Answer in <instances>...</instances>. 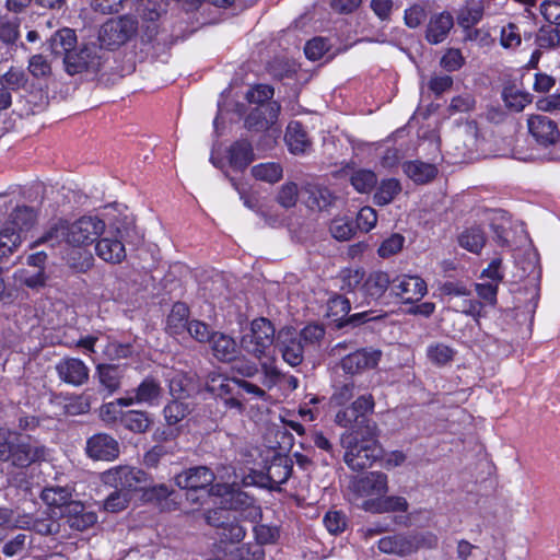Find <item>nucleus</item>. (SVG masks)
<instances>
[{
  "mask_svg": "<svg viewBox=\"0 0 560 560\" xmlns=\"http://www.w3.org/2000/svg\"><path fill=\"white\" fill-rule=\"evenodd\" d=\"M106 223L96 215H82L70 222L58 219L34 243L48 244L51 247L66 244L69 250L65 255L67 265L80 272L86 271L93 262V257L88 250L105 233Z\"/></svg>",
  "mask_w": 560,
  "mask_h": 560,
  "instance_id": "1",
  "label": "nucleus"
},
{
  "mask_svg": "<svg viewBox=\"0 0 560 560\" xmlns=\"http://www.w3.org/2000/svg\"><path fill=\"white\" fill-rule=\"evenodd\" d=\"M340 444L345 450L343 460L353 471L370 468L383 454L376 423L365 425V430L362 431L343 432L340 435Z\"/></svg>",
  "mask_w": 560,
  "mask_h": 560,
  "instance_id": "2",
  "label": "nucleus"
},
{
  "mask_svg": "<svg viewBox=\"0 0 560 560\" xmlns=\"http://www.w3.org/2000/svg\"><path fill=\"white\" fill-rule=\"evenodd\" d=\"M46 448L30 435L0 428V462H9L16 467H27L40 460Z\"/></svg>",
  "mask_w": 560,
  "mask_h": 560,
  "instance_id": "3",
  "label": "nucleus"
},
{
  "mask_svg": "<svg viewBox=\"0 0 560 560\" xmlns=\"http://www.w3.org/2000/svg\"><path fill=\"white\" fill-rule=\"evenodd\" d=\"M135 233L133 220L127 219L110 226L109 230L105 229V233L96 240V255L106 262L120 264L127 256L125 243H128Z\"/></svg>",
  "mask_w": 560,
  "mask_h": 560,
  "instance_id": "4",
  "label": "nucleus"
},
{
  "mask_svg": "<svg viewBox=\"0 0 560 560\" xmlns=\"http://www.w3.org/2000/svg\"><path fill=\"white\" fill-rule=\"evenodd\" d=\"M276 339L273 324L265 317H259L252 320L248 331L241 337L240 347L250 357L261 361L270 357Z\"/></svg>",
  "mask_w": 560,
  "mask_h": 560,
  "instance_id": "5",
  "label": "nucleus"
},
{
  "mask_svg": "<svg viewBox=\"0 0 560 560\" xmlns=\"http://www.w3.org/2000/svg\"><path fill=\"white\" fill-rule=\"evenodd\" d=\"M102 480L105 485L131 494L145 489L151 478L144 470L125 465L106 470L102 475Z\"/></svg>",
  "mask_w": 560,
  "mask_h": 560,
  "instance_id": "6",
  "label": "nucleus"
},
{
  "mask_svg": "<svg viewBox=\"0 0 560 560\" xmlns=\"http://www.w3.org/2000/svg\"><path fill=\"white\" fill-rule=\"evenodd\" d=\"M137 30L138 23L133 18L125 15L110 19L102 25L98 32V40L102 46L116 49L132 38Z\"/></svg>",
  "mask_w": 560,
  "mask_h": 560,
  "instance_id": "7",
  "label": "nucleus"
},
{
  "mask_svg": "<svg viewBox=\"0 0 560 560\" xmlns=\"http://www.w3.org/2000/svg\"><path fill=\"white\" fill-rule=\"evenodd\" d=\"M275 349L290 366H298L304 358V347L299 331L293 327H283L277 332Z\"/></svg>",
  "mask_w": 560,
  "mask_h": 560,
  "instance_id": "8",
  "label": "nucleus"
},
{
  "mask_svg": "<svg viewBox=\"0 0 560 560\" xmlns=\"http://www.w3.org/2000/svg\"><path fill=\"white\" fill-rule=\"evenodd\" d=\"M63 63L66 71L70 75H74L84 71H96L101 66V58L95 45L83 46L66 54Z\"/></svg>",
  "mask_w": 560,
  "mask_h": 560,
  "instance_id": "9",
  "label": "nucleus"
},
{
  "mask_svg": "<svg viewBox=\"0 0 560 560\" xmlns=\"http://www.w3.org/2000/svg\"><path fill=\"white\" fill-rule=\"evenodd\" d=\"M381 358V350L364 348L342 358L341 368L346 373L353 375L376 368Z\"/></svg>",
  "mask_w": 560,
  "mask_h": 560,
  "instance_id": "10",
  "label": "nucleus"
},
{
  "mask_svg": "<svg viewBox=\"0 0 560 560\" xmlns=\"http://www.w3.org/2000/svg\"><path fill=\"white\" fill-rule=\"evenodd\" d=\"M304 203L313 211H323L332 207L337 200V196L326 186L307 182L302 187Z\"/></svg>",
  "mask_w": 560,
  "mask_h": 560,
  "instance_id": "11",
  "label": "nucleus"
},
{
  "mask_svg": "<svg viewBox=\"0 0 560 560\" xmlns=\"http://www.w3.org/2000/svg\"><path fill=\"white\" fill-rule=\"evenodd\" d=\"M86 454L95 460H113L119 455V444L106 433H97L86 442Z\"/></svg>",
  "mask_w": 560,
  "mask_h": 560,
  "instance_id": "12",
  "label": "nucleus"
},
{
  "mask_svg": "<svg viewBox=\"0 0 560 560\" xmlns=\"http://www.w3.org/2000/svg\"><path fill=\"white\" fill-rule=\"evenodd\" d=\"M527 127L529 133L542 145L555 143L560 136L557 124L546 115L529 116Z\"/></svg>",
  "mask_w": 560,
  "mask_h": 560,
  "instance_id": "13",
  "label": "nucleus"
},
{
  "mask_svg": "<svg viewBox=\"0 0 560 560\" xmlns=\"http://www.w3.org/2000/svg\"><path fill=\"white\" fill-rule=\"evenodd\" d=\"M393 290L405 303H413L427 294V283L416 276H401L393 280Z\"/></svg>",
  "mask_w": 560,
  "mask_h": 560,
  "instance_id": "14",
  "label": "nucleus"
},
{
  "mask_svg": "<svg viewBox=\"0 0 560 560\" xmlns=\"http://www.w3.org/2000/svg\"><path fill=\"white\" fill-rule=\"evenodd\" d=\"M56 371L62 382L73 386L85 384L90 375V370L86 364L77 358L62 359L56 365Z\"/></svg>",
  "mask_w": 560,
  "mask_h": 560,
  "instance_id": "15",
  "label": "nucleus"
},
{
  "mask_svg": "<svg viewBox=\"0 0 560 560\" xmlns=\"http://www.w3.org/2000/svg\"><path fill=\"white\" fill-rule=\"evenodd\" d=\"M215 480L214 474L206 466L188 468L175 476V483L182 489H205Z\"/></svg>",
  "mask_w": 560,
  "mask_h": 560,
  "instance_id": "16",
  "label": "nucleus"
},
{
  "mask_svg": "<svg viewBox=\"0 0 560 560\" xmlns=\"http://www.w3.org/2000/svg\"><path fill=\"white\" fill-rule=\"evenodd\" d=\"M280 105L269 103L266 106H256L245 118V127L249 130L262 131L273 125L278 118Z\"/></svg>",
  "mask_w": 560,
  "mask_h": 560,
  "instance_id": "17",
  "label": "nucleus"
},
{
  "mask_svg": "<svg viewBox=\"0 0 560 560\" xmlns=\"http://www.w3.org/2000/svg\"><path fill=\"white\" fill-rule=\"evenodd\" d=\"M353 490L361 497L384 495L388 491L387 476L372 471L353 482Z\"/></svg>",
  "mask_w": 560,
  "mask_h": 560,
  "instance_id": "18",
  "label": "nucleus"
},
{
  "mask_svg": "<svg viewBox=\"0 0 560 560\" xmlns=\"http://www.w3.org/2000/svg\"><path fill=\"white\" fill-rule=\"evenodd\" d=\"M454 26V19L448 12L433 14L425 27V39L438 45L444 42Z\"/></svg>",
  "mask_w": 560,
  "mask_h": 560,
  "instance_id": "19",
  "label": "nucleus"
},
{
  "mask_svg": "<svg viewBox=\"0 0 560 560\" xmlns=\"http://www.w3.org/2000/svg\"><path fill=\"white\" fill-rule=\"evenodd\" d=\"M419 548V540L416 537L394 535L383 537L378 541V549L384 553L406 556Z\"/></svg>",
  "mask_w": 560,
  "mask_h": 560,
  "instance_id": "20",
  "label": "nucleus"
},
{
  "mask_svg": "<svg viewBox=\"0 0 560 560\" xmlns=\"http://www.w3.org/2000/svg\"><path fill=\"white\" fill-rule=\"evenodd\" d=\"M221 512L222 511L217 510L209 512L207 516L208 523L220 528L219 536L221 538V541L230 544L241 542L246 535L245 528L242 525H240V523L236 521L219 523L218 521L220 517H217V515H219Z\"/></svg>",
  "mask_w": 560,
  "mask_h": 560,
  "instance_id": "21",
  "label": "nucleus"
},
{
  "mask_svg": "<svg viewBox=\"0 0 560 560\" xmlns=\"http://www.w3.org/2000/svg\"><path fill=\"white\" fill-rule=\"evenodd\" d=\"M37 215L35 211L26 206L15 208L4 226L13 228L16 233H20V243L22 242L23 235L34 226L36 223Z\"/></svg>",
  "mask_w": 560,
  "mask_h": 560,
  "instance_id": "22",
  "label": "nucleus"
},
{
  "mask_svg": "<svg viewBox=\"0 0 560 560\" xmlns=\"http://www.w3.org/2000/svg\"><path fill=\"white\" fill-rule=\"evenodd\" d=\"M96 376L101 387L112 395L120 388L124 370L116 364H98Z\"/></svg>",
  "mask_w": 560,
  "mask_h": 560,
  "instance_id": "23",
  "label": "nucleus"
},
{
  "mask_svg": "<svg viewBox=\"0 0 560 560\" xmlns=\"http://www.w3.org/2000/svg\"><path fill=\"white\" fill-rule=\"evenodd\" d=\"M229 164L237 171L245 170L254 160L252 144L247 140L234 142L228 150Z\"/></svg>",
  "mask_w": 560,
  "mask_h": 560,
  "instance_id": "24",
  "label": "nucleus"
},
{
  "mask_svg": "<svg viewBox=\"0 0 560 560\" xmlns=\"http://www.w3.org/2000/svg\"><path fill=\"white\" fill-rule=\"evenodd\" d=\"M170 394L174 398L183 399L195 390L194 376L183 371H171L167 374Z\"/></svg>",
  "mask_w": 560,
  "mask_h": 560,
  "instance_id": "25",
  "label": "nucleus"
},
{
  "mask_svg": "<svg viewBox=\"0 0 560 560\" xmlns=\"http://www.w3.org/2000/svg\"><path fill=\"white\" fill-rule=\"evenodd\" d=\"M213 355L220 361H232L237 354L235 340L220 331H215L210 342Z\"/></svg>",
  "mask_w": 560,
  "mask_h": 560,
  "instance_id": "26",
  "label": "nucleus"
},
{
  "mask_svg": "<svg viewBox=\"0 0 560 560\" xmlns=\"http://www.w3.org/2000/svg\"><path fill=\"white\" fill-rule=\"evenodd\" d=\"M405 174L416 184H427L435 178L438 168L434 164L422 161H408L402 165Z\"/></svg>",
  "mask_w": 560,
  "mask_h": 560,
  "instance_id": "27",
  "label": "nucleus"
},
{
  "mask_svg": "<svg viewBox=\"0 0 560 560\" xmlns=\"http://www.w3.org/2000/svg\"><path fill=\"white\" fill-rule=\"evenodd\" d=\"M390 283L393 281L386 272L374 271L364 280L361 290L365 296L377 300L383 296Z\"/></svg>",
  "mask_w": 560,
  "mask_h": 560,
  "instance_id": "28",
  "label": "nucleus"
},
{
  "mask_svg": "<svg viewBox=\"0 0 560 560\" xmlns=\"http://www.w3.org/2000/svg\"><path fill=\"white\" fill-rule=\"evenodd\" d=\"M133 392L136 401L147 405L159 402L163 395L160 382L152 376L145 377Z\"/></svg>",
  "mask_w": 560,
  "mask_h": 560,
  "instance_id": "29",
  "label": "nucleus"
},
{
  "mask_svg": "<svg viewBox=\"0 0 560 560\" xmlns=\"http://www.w3.org/2000/svg\"><path fill=\"white\" fill-rule=\"evenodd\" d=\"M285 141L290 151L294 154L304 153L311 147V140L306 131L298 121L289 124L285 132Z\"/></svg>",
  "mask_w": 560,
  "mask_h": 560,
  "instance_id": "30",
  "label": "nucleus"
},
{
  "mask_svg": "<svg viewBox=\"0 0 560 560\" xmlns=\"http://www.w3.org/2000/svg\"><path fill=\"white\" fill-rule=\"evenodd\" d=\"M335 422L339 427L350 429L349 431H362L365 430V425L376 423L360 415L351 405L336 413Z\"/></svg>",
  "mask_w": 560,
  "mask_h": 560,
  "instance_id": "31",
  "label": "nucleus"
},
{
  "mask_svg": "<svg viewBox=\"0 0 560 560\" xmlns=\"http://www.w3.org/2000/svg\"><path fill=\"white\" fill-rule=\"evenodd\" d=\"M77 35L73 30L65 27L57 31L49 40L52 54L66 57V54L75 48Z\"/></svg>",
  "mask_w": 560,
  "mask_h": 560,
  "instance_id": "32",
  "label": "nucleus"
},
{
  "mask_svg": "<svg viewBox=\"0 0 560 560\" xmlns=\"http://www.w3.org/2000/svg\"><path fill=\"white\" fill-rule=\"evenodd\" d=\"M401 192V185L396 178L381 180L374 194V202L377 206L390 203Z\"/></svg>",
  "mask_w": 560,
  "mask_h": 560,
  "instance_id": "33",
  "label": "nucleus"
},
{
  "mask_svg": "<svg viewBox=\"0 0 560 560\" xmlns=\"http://www.w3.org/2000/svg\"><path fill=\"white\" fill-rule=\"evenodd\" d=\"M250 173L257 180L275 184L282 178L283 167L280 163L266 162L253 166Z\"/></svg>",
  "mask_w": 560,
  "mask_h": 560,
  "instance_id": "34",
  "label": "nucleus"
},
{
  "mask_svg": "<svg viewBox=\"0 0 560 560\" xmlns=\"http://www.w3.org/2000/svg\"><path fill=\"white\" fill-rule=\"evenodd\" d=\"M33 544V535L28 533H20L11 537L3 546L2 552L5 557H14L26 553Z\"/></svg>",
  "mask_w": 560,
  "mask_h": 560,
  "instance_id": "35",
  "label": "nucleus"
},
{
  "mask_svg": "<svg viewBox=\"0 0 560 560\" xmlns=\"http://www.w3.org/2000/svg\"><path fill=\"white\" fill-rule=\"evenodd\" d=\"M15 527L34 530L40 535H54L59 532V524L49 516L36 520H21L16 522Z\"/></svg>",
  "mask_w": 560,
  "mask_h": 560,
  "instance_id": "36",
  "label": "nucleus"
},
{
  "mask_svg": "<svg viewBox=\"0 0 560 560\" xmlns=\"http://www.w3.org/2000/svg\"><path fill=\"white\" fill-rule=\"evenodd\" d=\"M71 498L72 490L69 487H47L42 492L43 501L52 508H65Z\"/></svg>",
  "mask_w": 560,
  "mask_h": 560,
  "instance_id": "37",
  "label": "nucleus"
},
{
  "mask_svg": "<svg viewBox=\"0 0 560 560\" xmlns=\"http://www.w3.org/2000/svg\"><path fill=\"white\" fill-rule=\"evenodd\" d=\"M292 472V465L288 458H276L267 468V477L273 485L284 483Z\"/></svg>",
  "mask_w": 560,
  "mask_h": 560,
  "instance_id": "38",
  "label": "nucleus"
},
{
  "mask_svg": "<svg viewBox=\"0 0 560 560\" xmlns=\"http://www.w3.org/2000/svg\"><path fill=\"white\" fill-rule=\"evenodd\" d=\"M121 422L128 430L137 433L145 432L152 421L144 411L130 410L121 415Z\"/></svg>",
  "mask_w": 560,
  "mask_h": 560,
  "instance_id": "39",
  "label": "nucleus"
},
{
  "mask_svg": "<svg viewBox=\"0 0 560 560\" xmlns=\"http://www.w3.org/2000/svg\"><path fill=\"white\" fill-rule=\"evenodd\" d=\"M355 225L352 220L347 217H336L329 224L331 236L340 242L349 241L355 234Z\"/></svg>",
  "mask_w": 560,
  "mask_h": 560,
  "instance_id": "40",
  "label": "nucleus"
},
{
  "mask_svg": "<svg viewBox=\"0 0 560 560\" xmlns=\"http://www.w3.org/2000/svg\"><path fill=\"white\" fill-rule=\"evenodd\" d=\"M350 183L360 194L370 192L377 183V176L373 171L360 168L350 176Z\"/></svg>",
  "mask_w": 560,
  "mask_h": 560,
  "instance_id": "41",
  "label": "nucleus"
},
{
  "mask_svg": "<svg viewBox=\"0 0 560 560\" xmlns=\"http://www.w3.org/2000/svg\"><path fill=\"white\" fill-rule=\"evenodd\" d=\"M458 242L463 248L477 254L485 246L486 236L481 229L470 228L460 234Z\"/></svg>",
  "mask_w": 560,
  "mask_h": 560,
  "instance_id": "42",
  "label": "nucleus"
},
{
  "mask_svg": "<svg viewBox=\"0 0 560 560\" xmlns=\"http://www.w3.org/2000/svg\"><path fill=\"white\" fill-rule=\"evenodd\" d=\"M191 411L192 408L189 404L175 398L164 407L163 413L167 424L174 425L185 419Z\"/></svg>",
  "mask_w": 560,
  "mask_h": 560,
  "instance_id": "43",
  "label": "nucleus"
},
{
  "mask_svg": "<svg viewBox=\"0 0 560 560\" xmlns=\"http://www.w3.org/2000/svg\"><path fill=\"white\" fill-rule=\"evenodd\" d=\"M189 310L184 303H176L173 305L172 311L167 317V327L173 334L187 328Z\"/></svg>",
  "mask_w": 560,
  "mask_h": 560,
  "instance_id": "44",
  "label": "nucleus"
},
{
  "mask_svg": "<svg viewBox=\"0 0 560 560\" xmlns=\"http://www.w3.org/2000/svg\"><path fill=\"white\" fill-rule=\"evenodd\" d=\"M20 244V233L13 228L3 226L0 230V260L11 255Z\"/></svg>",
  "mask_w": 560,
  "mask_h": 560,
  "instance_id": "45",
  "label": "nucleus"
},
{
  "mask_svg": "<svg viewBox=\"0 0 560 560\" xmlns=\"http://www.w3.org/2000/svg\"><path fill=\"white\" fill-rule=\"evenodd\" d=\"M209 389L221 397L232 396L235 394L236 389L240 390V380L225 377L212 378Z\"/></svg>",
  "mask_w": 560,
  "mask_h": 560,
  "instance_id": "46",
  "label": "nucleus"
},
{
  "mask_svg": "<svg viewBox=\"0 0 560 560\" xmlns=\"http://www.w3.org/2000/svg\"><path fill=\"white\" fill-rule=\"evenodd\" d=\"M427 354L434 364L444 365L453 360L455 351L444 343H435L428 348Z\"/></svg>",
  "mask_w": 560,
  "mask_h": 560,
  "instance_id": "47",
  "label": "nucleus"
},
{
  "mask_svg": "<svg viewBox=\"0 0 560 560\" xmlns=\"http://www.w3.org/2000/svg\"><path fill=\"white\" fill-rule=\"evenodd\" d=\"M273 96V89L267 84H258L246 93V100L250 104H256L257 106H266L271 103L270 100Z\"/></svg>",
  "mask_w": 560,
  "mask_h": 560,
  "instance_id": "48",
  "label": "nucleus"
},
{
  "mask_svg": "<svg viewBox=\"0 0 560 560\" xmlns=\"http://www.w3.org/2000/svg\"><path fill=\"white\" fill-rule=\"evenodd\" d=\"M482 8L480 5H466L460 9L457 15L458 24L464 28H469L482 19Z\"/></svg>",
  "mask_w": 560,
  "mask_h": 560,
  "instance_id": "49",
  "label": "nucleus"
},
{
  "mask_svg": "<svg viewBox=\"0 0 560 560\" xmlns=\"http://www.w3.org/2000/svg\"><path fill=\"white\" fill-rule=\"evenodd\" d=\"M131 500V494L122 490L110 493L104 502V509L108 512L117 513L125 510Z\"/></svg>",
  "mask_w": 560,
  "mask_h": 560,
  "instance_id": "50",
  "label": "nucleus"
},
{
  "mask_svg": "<svg viewBox=\"0 0 560 560\" xmlns=\"http://www.w3.org/2000/svg\"><path fill=\"white\" fill-rule=\"evenodd\" d=\"M186 330L191 336V338L201 343L210 342L212 336L215 332L210 328L208 324L197 319L190 320Z\"/></svg>",
  "mask_w": 560,
  "mask_h": 560,
  "instance_id": "51",
  "label": "nucleus"
},
{
  "mask_svg": "<svg viewBox=\"0 0 560 560\" xmlns=\"http://www.w3.org/2000/svg\"><path fill=\"white\" fill-rule=\"evenodd\" d=\"M298 199L299 188L295 183L289 182L280 187L279 192L277 195V200L283 208L289 209L294 207L298 202Z\"/></svg>",
  "mask_w": 560,
  "mask_h": 560,
  "instance_id": "52",
  "label": "nucleus"
},
{
  "mask_svg": "<svg viewBox=\"0 0 560 560\" xmlns=\"http://www.w3.org/2000/svg\"><path fill=\"white\" fill-rule=\"evenodd\" d=\"M19 20H1L0 21V40L7 46H13L20 36Z\"/></svg>",
  "mask_w": 560,
  "mask_h": 560,
  "instance_id": "53",
  "label": "nucleus"
},
{
  "mask_svg": "<svg viewBox=\"0 0 560 560\" xmlns=\"http://www.w3.org/2000/svg\"><path fill=\"white\" fill-rule=\"evenodd\" d=\"M405 238L400 234H393L386 238L378 247V255L382 258H387L399 253L404 246Z\"/></svg>",
  "mask_w": 560,
  "mask_h": 560,
  "instance_id": "54",
  "label": "nucleus"
},
{
  "mask_svg": "<svg viewBox=\"0 0 560 560\" xmlns=\"http://www.w3.org/2000/svg\"><path fill=\"white\" fill-rule=\"evenodd\" d=\"M376 211L372 207L365 206L358 212L355 228L363 232H370L376 225Z\"/></svg>",
  "mask_w": 560,
  "mask_h": 560,
  "instance_id": "55",
  "label": "nucleus"
},
{
  "mask_svg": "<svg viewBox=\"0 0 560 560\" xmlns=\"http://www.w3.org/2000/svg\"><path fill=\"white\" fill-rule=\"evenodd\" d=\"M465 59L459 49L451 48L441 58L440 65L448 72L456 71L463 67Z\"/></svg>",
  "mask_w": 560,
  "mask_h": 560,
  "instance_id": "56",
  "label": "nucleus"
},
{
  "mask_svg": "<svg viewBox=\"0 0 560 560\" xmlns=\"http://www.w3.org/2000/svg\"><path fill=\"white\" fill-rule=\"evenodd\" d=\"M254 535L256 542L262 547L276 542L279 532L277 527L259 524L254 527Z\"/></svg>",
  "mask_w": 560,
  "mask_h": 560,
  "instance_id": "57",
  "label": "nucleus"
},
{
  "mask_svg": "<svg viewBox=\"0 0 560 560\" xmlns=\"http://www.w3.org/2000/svg\"><path fill=\"white\" fill-rule=\"evenodd\" d=\"M427 18V11L423 4L416 3L405 11V23L408 27H418Z\"/></svg>",
  "mask_w": 560,
  "mask_h": 560,
  "instance_id": "58",
  "label": "nucleus"
},
{
  "mask_svg": "<svg viewBox=\"0 0 560 560\" xmlns=\"http://www.w3.org/2000/svg\"><path fill=\"white\" fill-rule=\"evenodd\" d=\"M28 71L35 78H47L51 73V67L43 55H34L30 59Z\"/></svg>",
  "mask_w": 560,
  "mask_h": 560,
  "instance_id": "59",
  "label": "nucleus"
},
{
  "mask_svg": "<svg viewBox=\"0 0 560 560\" xmlns=\"http://www.w3.org/2000/svg\"><path fill=\"white\" fill-rule=\"evenodd\" d=\"M453 86V78L447 74H433L429 82V90L436 96L442 95L444 92L451 90Z\"/></svg>",
  "mask_w": 560,
  "mask_h": 560,
  "instance_id": "60",
  "label": "nucleus"
},
{
  "mask_svg": "<svg viewBox=\"0 0 560 560\" xmlns=\"http://www.w3.org/2000/svg\"><path fill=\"white\" fill-rule=\"evenodd\" d=\"M328 50V45L324 38L317 37L308 40L304 47V52L310 60L320 59Z\"/></svg>",
  "mask_w": 560,
  "mask_h": 560,
  "instance_id": "61",
  "label": "nucleus"
},
{
  "mask_svg": "<svg viewBox=\"0 0 560 560\" xmlns=\"http://www.w3.org/2000/svg\"><path fill=\"white\" fill-rule=\"evenodd\" d=\"M364 280V271L362 269H346L341 272L342 288L350 291L361 287Z\"/></svg>",
  "mask_w": 560,
  "mask_h": 560,
  "instance_id": "62",
  "label": "nucleus"
},
{
  "mask_svg": "<svg viewBox=\"0 0 560 560\" xmlns=\"http://www.w3.org/2000/svg\"><path fill=\"white\" fill-rule=\"evenodd\" d=\"M475 98L470 94L455 96L447 107L450 114L467 113L475 107Z\"/></svg>",
  "mask_w": 560,
  "mask_h": 560,
  "instance_id": "63",
  "label": "nucleus"
},
{
  "mask_svg": "<svg viewBox=\"0 0 560 560\" xmlns=\"http://www.w3.org/2000/svg\"><path fill=\"white\" fill-rule=\"evenodd\" d=\"M237 557L240 560H264L265 551L257 542L244 544L237 548Z\"/></svg>",
  "mask_w": 560,
  "mask_h": 560,
  "instance_id": "64",
  "label": "nucleus"
}]
</instances>
